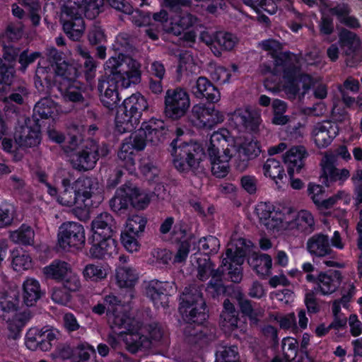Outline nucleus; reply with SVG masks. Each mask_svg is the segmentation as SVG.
Listing matches in <instances>:
<instances>
[{
    "label": "nucleus",
    "instance_id": "6e6d98bb",
    "mask_svg": "<svg viewBox=\"0 0 362 362\" xmlns=\"http://www.w3.org/2000/svg\"><path fill=\"white\" fill-rule=\"evenodd\" d=\"M220 247L219 240L214 236L202 238L198 242V250L205 255L216 253Z\"/></svg>",
    "mask_w": 362,
    "mask_h": 362
},
{
    "label": "nucleus",
    "instance_id": "f03ea898",
    "mask_svg": "<svg viewBox=\"0 0 362 362\" xmlns=\"http://www.w3.org/2000/svg\"><path fill=\"white\" fill-rule=\"evenodd\" d=\"M113 46L119 53L117 57H112L106 62V78L100 81L98 85L101 102L109 109L115 107L119 101V87L127 88L138 83L141 78L140 64L121 52L129 47L124 35H118Z\"/></svg>",
    "mask_w": 362,
    "mask_h": 362
},
{
    "label": "nucleus",
    "instance_id": "37998d69",
    "mask_svg": "<svg viewBox=\"0 0 362 362\" xmlns=\"http://www.w3.org/2000/svg\"><path fill=\"white\" fill-rule=\"evenodd\" d=\"M340 42L342 49L347 56L354 54L360 60L361 57L358 56V49L360 46V40L358 37L352 32L344 30L340 35Z\"/></svg>",
    "mask_w": 362,
    "mask_h": 362
},
{
    "label": "nucleus",
    "instance_id": "9b49d317",
    "mask_svg": "<svg viewBox=\"0 0 362 362\" xmlns=\"http://www.w3.org/2000/svg\"><path fill=\"white\" fill-rule=\"evenodd\" d=\"M148 108L146 99L140 93L132 94L126 98L115 117L117 130L124 133L136 129L140 123L143 112Z\"/></svg>",
    "mask_w": 362,
    "mask_h": 362
},
{
    "label": "nucleus",
    "instance_id": "a19ab883",
    "mask_svg": "<svg viewBox=\"0 0 362 362\" xmlns=\"http://www.w3.org/2000/svg\"><path fill=\"white\" fill-rule=\"evenodd\" d=\"M60 112L57 104L49 98L40 100L35 106L34 115H38L42 119L49 117L54 118Z\"/></svg>",
    "mask_w": 362,
    "mask_h": 362
},
{
    "label": "nucleus",
    "instance_id": "603ef678",
    "mask_svg": "<svg viewBox=\"0 0 362 362\" xmlns=\"http://www.w3.org/2000/svg\"><path fill=\"white\" fill-rule=\"evenodd\" d=\"M359 87H360V85H359L358 81L352 77L347 78L345 80V81L344 82L343 86H340L339 87V90L341 94L344 103L347 106L352 105L354 103L355 100L354 98L346 95L344 90L346 89V90H349L350 91L356 93L359 90Z\"/></svg>",
    "mask_w": 362,
    "mask_h": 362
},
{
    "label": "nucleus",
    "instance_id": "052dcab7",
    "mask_svg": "<svg viewBox=\"0 0 362 362\" xmlns=\"http://www.w3.org/2000/svg\"><path fill=\"white\" fill-rule=\"evenodd\" d=\"M28 92L25 88H19L15 92L11 93L9 97H4L0 98L5 105V108L8 110L11 109L10 107V103L13 102L18 105H21L23 103L24 99L27 95Z\"/></svg>",
    "mask_w": 362,
    "mask_h": 362
},
{
    "label": "nucleus",
    "instance_id": "6e6552de",
    "mask_svg": "<svg viewBox=\"0 0 362 362\" xmlns=\"http://www.w3.org/2000/svg\"><path fill=\"white\" fill-rule=\"evenodd\" d=\"M103 4L104 0H68L61 14L63 28L68 37L73 40H78L85 30L82 14L93 18L99 13Z\"/></svg>",
    "mask_w": 362,
    "mask_h": 362
},
{
    "label": "nucleus",
    "instance_id": "0e129e2a",
    "mask_svg": "<svg viewBox=\"0 0 362 362\" xmlns=\"http://www.w3.org/2000/svg\"><path fill=\"white\" fill-rule=\"evenodd\" d=\"M62 281H63L64 287L70 292L77 291L81 288L80 279L78 274L74 272L73 268Z\"/></svg>",
    "mask_w": 362,
    "mask_h": 362
},
{
    "label": "nucleus",
    "instance_id": "c9c22d12",
    "mask_svg": "<svg viewBox=\"0 0 362 362\" xmlns=\"http://www.w3.org/2000/svg\"><path fill=\"white\" fill-rule=\"evenodd\" d=\"M11 267L13 271L23 273L33 267L31 257L21 248H16L11 251Z\"/></svg>",
    "mask_w": 362,
    "mask_h": 362
},
{
    "label": "nucleus",
    "instance_id": "f704fd0d",
    "mask_svg": "<svg viewBox=\"0 0 362 362\" xmlns=\"http://www.w3.org/2000/svg\"><path fill=\"white\" fill-rule=\"evenodd\" d=\"M129 189L127 184L119 187L114 197L110 201L112 211L118 214H124L131 206Z\"/></svg>",
    "mask_w": 362,
    "mask_h": 362
},
{
    "label": "nucleus",
    "instance_id": "2eb2a0df",
    "mask_svg": "<svg viewBox=\"0 0 362 362\" xmlns=\"http://www.w3.org/2000/svg\"><path fill=\"white\" fill-rule=\"evenodd\" d=\"M41 141L40 131L39 126L36 124L33 127L21 126L16 129L15 132V142L4 139L2 141V146L4 151L13 155L16 160H19L23 156L21 151L25 148H32L40 144Z\"/></svg>",
    "mask_w": 362,
    "mask_h": 362
},
{
    "label": "nucleus",
    "instance_id": "8fccbe9b",
    "mask_svg": "<svg viewBox=\"0 0 362 362\" xmlns=\"http://www.w3.org/2000/svg\"><path fill=\"white\" fill-rule=\"evenodd\" d=\"M332 15H336L339 21L351 28L359 26L358 20L354 17L349 16V8L346 4H341L329 10Z\"/></svg>",
    "mask_w": 362,
    "mask_h": 362
},
{
    "label": "nucleus",
    "instance_id": "bf43d9fd",
    "mask_svg": "<svg viewBox=\"0 0 362 362\" xmlns=\"http://www.w3.org/2000/svg\"><path fill=\"white\" fill-rule=\"evenodd\" d=\"M281 348L287 360L293 359L297 354L298 344L293 337H285L282 340Z\"/></svg>",
    "mask_w": 362,
    "mask_h": 362
},
{
    "label": "nucleus",
    "instance_id": "4468645a",
    "mask_svg": "<svg viewBox=\"0 0 362 362\" xmlns=\"http://www.w3.org/2000/svg\"><path fill=\"white\" fill-rule=\"evenodd\" d=\"M54 64H52V69L55 71L54 83L58 86L59 90L64 93L65 98L78 102L83 97L80 91L78 83L76 81L79 72L73 66L68 65L65 62L57 61L54 59Z\"/></svg>",
    "mask_w": 362,
    "mask_h": 362
},
{
    "label": "nucleus",
    "instance_id": "72a5a7b5",
    "mask_svg": "<svg viewBox=\"0 0 362 362\" xmlns=\"http://www.w3.org/2000/svg\"><path fill=\"white\" fill-rule=\"evenodd\" d=\"M167 285L166 283L151 281L146 288V295L151 299L157 308H164L168 304V296L163 293V290L165 289Z\"/></svg>",
    "mask_w": 362,
    "mask_h": 362
},
{
    "label": "nucleus",
    "instance_id": "864d4df0",
    "mask_svg": "<svg viewBox=\"0 0 362 362\" xmlns=\"http://www.w3.org/2000/svg\"><path fill=\"white\" fill-rule=\"evenodd\" d=\"M42 328H30L25 335L26 347L32 351L40 349V344L42 342Z\"/></svg>",
    "mask_w": 362,
    "mask_h": 362
},
{
    "label": "nucleus",
    "instance_id": "2f4dec72",
    "mask_svg": "<svg viewBox=\"0 0 362 362\" xmlns=\"http://www.w3.org/2000/svg\"><path fill=\"white\" fill-rule=\"evenodd\" d=\"M110 272L107 264L89 263L84 266L81 274L83 279L90 283H98L105 280Z\"/></svg>",
    "mask_w": 362,
    "mask_h": 362
},
{
    "label": "nucleus",
    "instance_id": "13d9d810",
    "mask_svg": "<svg viewBox=\"0 0 362 362\" xmlns=\"http://www.w3.org/2000/svg\"><path fill=\"white\" fill-rule=\"evenodd\" d=\"M43 61L40 60L39 62V67L36 71V79H35V86L38 91L45 92L46 91V88H49L52 86V83L49 79H48L47 76H45L47 72L46 67L42 66Z\"/></svg>",
    "mask_w": 362,
    "mask_h": 362
},
{
    "label": "nucleus",
    "instance_id": "1a4fd4ad",
    "mask_svg": "<svg viewBox=\"0 0 362 362\" xmlns=\"http://www.w3.org/2000/svg\"><path fill=\"white\" fill-rule=\"evenodd\" d=\"M112 217L108 213H102L92 221L89 238L91 257L103 259L117 253V243L112 238Z\"/></svg>",
    "mask_w": 362,
    "mask_h": 362
},
{
    "label": "nucleus",
    "instance_id": "4be33fe9",
    "mask_svg": "<svg viewBox=\"0 0 362 362\" xmlns=\"http://www.w3.org/2000/svg\"><path fill=\"white\" fill-rule=\"evenodd\" d=\"M70 160L76 169L88 170L93 168L97 162L96 143L87 141L76 153L70 155Z\"/></svg>",
    "mask_w": 362,
    "mask_h": 362
},
{
    "label": "nucleus",
    "instance_id": "c756f323",
    "mask_svg": "<svg viewBox=\"0 0 362 362\" xmlns=\"http://www.w3.org/2000/svg\"><path fill=\"white\" fill-rule=\"evenodd\" d=\"M22 299L27 306H33L42 297L44 292L39 281L33 277H26L22 284Z\"/></svg>",
    "mask_w": 362,
    "mask_h": 362
},
{
    "label": "nucleus",
    "instance_id": "f257e3e1",
    "mask_svg": "<svg viewBox=\"0 0 362 362\" xmlns=\"http://www.w3.org/2000/svg\"><path fill=\"white\" fill-rule=\"evenodd\" d=\"M124 310L123 305L112 295L107 296L103 303H98L93 308V312L98 315L107 312L114 333L110 334L107 339L112 347L116 348L119 341H123L129 351L135 353L142 347H148L150 339L161 338L162 331L157 324L150 325L147 329Z\"/></svg>",
    "mask_w": 362,
    "mask_h": 362
},
{
    "label": "nucleus",
    "instance_id": "39448f33",
    "mask_svg": "<svg viewBox=\"0 0 362 362\" xmlns=\"http://www.w3.org/2000/svg\"><path fill=\"white\" fill-rule=\"evenodd\" d=\"M255 214L267 232L274 238L287 234L296 228L302 232H311L315 226L313 214L307 210L298 213L290 206H274L269 202H260Z\"/></svg>",
    "mask_w": 362,
    "mask_h": 362
},
{
    "label": "nucleus",
    "instance_id": "5fc2aeb1",
    "mask_svg": "<svg viewBox=\"0 0 362 362\" xmlns=\"http://www.w3.org/2000/svg\"><path fill=\"white\" fill-rule=\"evenodd\" d=\"M351 199V197L349 194L345 191H339L332 197H330L327 199H323L318 209L321 211L329 209L335 205L339 200H341L344 204L348 205L350 203Z\"/></svg>",
    "mask_w": 362,
    "mask_h": 362
},
{
    "label": "nucleus",
    "instance_id": "3c124183",
    "mask_svg": "<svg viewBox=\"0 0 362 362\" xmlns=\"http://www.w3.org/2000/svg\"><path fill=\"white\" fill-rule=\"evenodd\" d=\"M42 342L40 344V350L43 351H49L53 343L59 336V332L58 329L52 327L45 326L42 327Z\"/></svg>",
    "mask_w": 362,
    "mask_h": 362
},
{
    "label": "nucleus",
    "instance_id": "a211bd4d",
    "mask_svg": "<svg viewBox=\"0 0 362 362\" xmlns=\"http://www.w3.org/2000/svg\"><path fill=\"white\" fill-rule=\"evenodd\" d=\"M189 107V96L184 89L177 88L166 91L164 109L166 117L178 120L186 115Z\"/></svg>",
    "mask_w": 362,
    "mask_h": 362
},
{
    "label": "nucleus",
    "instance_id": "ddd939ff",
    "mask_svg": "<svg viewBox=\"0 0 362 362\" xmlns=\"http://www.w3.org/2000/svg\"><path fill=\"white\" fill-rule=\"evenodd\" d=\"M177 141L172 142L173 151V165L180 172L189 169H197L202 166L203 162L206 160V153L201 144L190 141L183 142L179 145Z\"/></svg>",
    "mask_w": 362,
    "mask_h": 362
},
{
    "label": "nucleus",
    "instance_id": "4d7b16f0",
    "mask_svg": "<svg viewBox=\"0 0 362 362\" xmlns=\"http://www.w3.org/2000/svg\"><path fill=\"white\" fill-rule=\"evenodd\" d=\"M95 351L93 346L86 343H81L75 347L74 362H87Z\"/></svg>",
    "mask_w": 362,
    "mask_h": 362
},
{
    "label": "nucleus",
    "instance_id": "58836bf2",
    "mask_svg": "<svg viewBox=\"0 0 362 362\" xmlns=\"http://www.w3.org/2000/svg\"><path fill=\"white\" fill-rule=\"evenodd\" d=\"M31 315L29 310L15 313L12 319L8 321V329L10 332L8 337L17 339L20 337L21 329L29 321Z\"/></svg>",
    "mask_w": 362,
    "mask_h": 362
},
{
    "label": "nucleus",
    "instance_id": "7c9ffc66",
    "mask_svg": "<svg viewBox=\"0 0 362 362\" xmlns=\"http://www.w3.org/2000/svg\"><path fill=\"white\" fill-rule=\"evenodd\" d=\"M175 226L174 230V239L181 242V244L177 248V251L174 257V263H181L184 262L188 256L190 244H195L196 240L194 237H187L186 227L182 228V226L179 227V230Z\"/></svg>",
    "mask_w": 362,
    "mask_h": 362
},
{
    "label": "nucleus",
    "instance_id": "f8f14e48",
    "mask_svg": "<svg viewBox=\"0 0 362 362\" xmlns=\"http://www.w3.org/2000/svg\"><path fill=\"white\" fill-rule=\"evenodd\" d=\"M252 245L244 238H233L227 246L221 263V272H228L233 282L238 283L242 279V264L244 257L250 254Z\"/></svg>",
    "mask_w": 362,
    "mask_h": 362
},
{
    "label": "nucleus",
    "instance_id": "bb28decb",
    "mask_svg": "<svg viewBox=\"0 0 362 362\" xmlns=\"http://www.w3.org/2000/svg\"><path fill=\"white\" fill-rule=\"evenodd\" d=\"M308 153L304 146H298L290 148L284 156L283 160L291 177L298 173L304 166Z\"/></svg>",
    "mask_w": 362,
    "mask_h": 362
},
{
    "label": "nucleus",
    "instance_id": "a18cd8bd",
    "mask_svg": "<svg viewBox=\"0 0 362 362\" xmlns=\"http://www.w3.org/2000/svg\"><path fill=\"white\" fill-rule=\"evenodd\" d=\"M263 174L278 184L285 176V171L281 162L274 158H268L262 166Z\"/></svg>",
    "mask_w": 362,
    "mask_h": 362
},
{
    "label": "nucleus",
    "instance_id": "412c9836",
    "mask_svg": "<svg viewBox=\"0 0 362 362\" xmlns=\"http://www.w3.org/2000/svg\"><path fill=\"white\" fill-rule=\"evenodd\" d=\"M335 155L332 153H325L321 161L322 170V182L327 187H329L334 182L343 183L350 176V173L347 169H338L335 168Z\"/></svg>",
    "mask_w": 362,
    "mask_h": 362
},
{
    "label": "nucleus",
    "instance_id": "69168bd1",
    "mask_svg": "<svg viewBox=\"0 0 362 362\" xmlns=\"http://www.w3.org/2000/svg\"><path fill=\"white\" fill-rule=\"evenodd\" d=\"M65 289L64 286L54 288L51 293L52 300L57 303L66 305L70 302L71 295Z\"/></svg>",
    "mask_w": 362,
    "mask_h": 362
},
{
    "label": "nucleus",
    "instance_id": "9d476101",
    "mask_svg": "<svg viewBox=\"0 0 362 362\" xmlns=\"http://www.w3.org/2000/svg\"><path fill=\"white\" fill-rule=\"evenodd\" d=\"M234 139L230 138V132L222 129L214 132L208 145L209 158L212 173L218 177H224L229 172V161L235 153L231 148Z\"/></svg>",
    "mask_w": 362,
    "mask_h": 362
},
{
    "label": "nucleus",
    "instance_id": "393cba45",
    "mask_svg": "<svg viewBox=\"0 0 362 362\" xmlns=\"http://www.w3.org/2000/svg\"><path fill=\"white\" fill-rule=\"evenodd\" d=\"M198 264V277L200 280L204 281L212 276L207 290L213 295H219L225 291V288L222 286L221 282L218 278L219 277L218 272L212 271V264L209 259L197 258Z\"/></svg>",
    "mask_w": 362,
    "mask_h": 362
},
{
    "label": "nucleus",
    "instance_id": "680f3d73",
    "mask_svg": "<svg viewBox=\"0 0 362 362\" xmlns=\"http://www.w3.org/2000/svg\"><path fill=\"white\" fill-rule=\"evenodd\" d=\"M140 236L125 233H121V242L124 248L129 252H138L140 249V243L138 238Z\"/></svg>",
    "mask_w": 362,
    "mask_h": 362
},
{
    "label": "nucleus",
    "instance_id": "e2e57ef3",
    "mask_svg": "<svg viewBox=\"0 0 362 362\" xmlns=\"http://www.w3.org/2000/svg\"><path fill=\"white\" fill-rule=\"evenodd\" d=\"M240 305L242 312L245 315H247L253 322H256L258 320V317H261L263 314V310L262 309L252 307L247 300H240Z\"/></svg>",
    "mask_w": 362,
    "mask_h": 362
},
{
    "label": "nucleus",
    "instance_id": "b1692460",
    "mask_svg": "<svg viewBox=\"0 0 362 362\" xmlns=\"http://www.w3.org/2000/svg\"><path fill=\"white\" fill-rule=\"evenodd\" d=\"M193 123L199 128L211 129L223 121V115L214 107H206L204 105H195L192 107Z\"/></svg>",
    "mask_w": 362,
    "mask_h": 362
},
{
    "label": "nucleus",
    "instance_id": "338daca9",
    "mask_svg": "<svg viewBox=\"0 0 362 362\" xmlns=\"http://www.w3.org/2000/svg\"><path fill=\"white\" fill-rule=\"evenodd\" d=\"M270 319L272 320L277 321L279 325L283 329L293 328L296 325V318L293 313H291L286 315L280 314L271 315Z\"/></svg>",
    "mask_w": 362,
    "mask_h": 362
},
{
    "label": "nucleus",
    "instance_id": "de8ad7c7",
    "mask_svg": "<svg viewBox=\"0 0 362 362\" xmlns=\"http://www.w3.org/2000/svg\"><path fill=\"white\" fill-rule=\"evenodd\" d=\"M146 223L147 221L145 217L140 215H134L127 219L122 233L140 236L144 231Z\"/></svg>",
    "mask_w": 362,
    "mask_h": 362
},
{
    "label": "nucleus",
    "instance_id": "c85d7f7f",
    "mask_svg": "<svg viewBox=\"0 0 362 362\" xmlns=\"http://www.w3.org/2000/svg\"><path fill=\"white\" fill-rule=\"evenodd\" d=\"M221 325L225 332H233L235 337L238 336L237 329H239L240 332H245L246 329L245 325L238 323L234 307L228 300H225L223 303V310L221 315Z\"/></svg>",
    "mask_w": 362,
    "mask_h": 362
},
{
    "label": "nucleus",
    "instance_id": "aec40b11",
    "mask_svg": "<svg viewBox=\"0 0 362 362\" xmlns=\"http://www.w3.org/2000/svg\"><path fill=\"white\" fill-rule=\"evenodd\" d=\"M306 280L316 284V291L324 296L331 295L339 287L341 273L338 270H329L320 272L315 278L313 274H307Z\"/></svg>",
    "mask_w": 362,
    "mask_h": 362
},
{
    "label": "nucleus",
    "instance_id": "a878e982",
    "mask_svg": "<svg viewBox=\"0 0 362 362\" xmlns=\"http://www.w3.org/2000/svg\"><path fill=\"white\" fill-rule=\"evenodd\" d=\"M252 134L245 133L238 137L230 134V138L234 139V143L230 147L235 148V152L242 153L249 158L258 156L261 152V146Z\"/></svg>",
    "mask_w": 362,
    "mask_h": 362
},
{
    "label": "nucleus",
    "instance_id": "dca6fc26",
    "mask_svg": "<svg viewBox=\"0 0 362 362\" xmlns=\"http://www.w3.org/2000/svg\"><path fill=\"white\" fill-rule=\"evenodd\" d=\"M57 243L64 250H81L86 243L83 226L75 221L63 223L58 230Z\"/></svg>",
    "mask_w": 362,
    "mask_h": 362
},
{
    "label": "nucleus",
    "instance_id": "09e8293b",
    "mask_svg": "<svg viewBox=\"0 0 362 362\" xmlns=\"http://www.w3.org/2000/svg\"><path fill=\"white\" fill-rule=\"evenodd\" d=\"M215 362H240L238 347L235 346L220 347L216 351Z\"/></svg>",
    "mask_w": 362,
    "mask_h": 362
},
{
    "label": "nucleus",
    "instance_id": "5701e85b",
    "mask_svg": "<svg viewBox=\"0 0 362 362\" xmlns=\"http://www.w3.org/2000/svg\"><path fill=\"white\" fill-rule=\"evenodd\" d=\"M339 129L334 122L325 120L313 126L311 139L319 148L327 147L337 136Z\"/></svg>",
    "mask_w": 362,
    "mask_h": 362
},
{
    "label": "nucleus",
    "instance_id": "49530a36",
    "mask_svg": "<svg viewBox=\"0 0 362 362\" xmlns=\"http://www.w3.org/2000/svg\"><path fill=\"white\" fill-rule=\"evenodd\" d=\"M237 42V37L231 33L223 31L216 32V49H214L213 52L215 55H219L223 50L232 49L235 46Z\"/></svg>",
    "mask_w": 362,
    "mask_h": 362
},
{
    "label": "nucleus",
    "instance_id": "473e14b6",
    "mask_svg": "<svg viewBox=\"0 0 362 362\" xmlns=\"http://www.w3.org/2000/svg\"><path fill=\"white\" fill-rule=\"evenodd\" d=\"M308 252L313 256L324 257L332 252L328 236L316 234L310 238L307 242Z\"/></svg>",
    "mask_w": 362,
    "mask_h": 362
},
{
    "label": "nucleus",
    "instance_id": "ea45409f",
    "mask_svg": "<svg viewBox=\"0 0 362 362\" xmlns=\"http://www.w3.org/2000/svg\"><path fill=\"white\" fill-rule=\"evenodd\" d=\"M115 279L119 287L131 288L138 279V273L129 267H117L115 271Z\"/></svg>",
    "mask_w": 362,
    "mask_h": 362
},
{
    "label": "nucleus",
    "instance_id": "774afa93",
    "mask_svg": "<svg viewBox=\"0 0 362 362\" xmlns=\"http://www.w3.org/2000/svg\"><path fill=\"white\" fill-rule=\"evenodd\" d=\"M140 169L146 178L152 181L159 174V170L157 166L151 160H143Z\"/></svg>",
    "mask_w": 362,
    "mask_h": 362
},
{
    "label": "nucleus",
    "instance_id": "4c0bfd02",
    "mask_svg": "<svg viewBox=\"0 0 362 362\" xmlns=\"http://www.w3.org/2000/svg\"><path fill=\"white\" fill-rule=\"evenodd\" d=\"M128 185L131 206L139 210L146 209L151 200L153 194L133 185L128 184Z\"/></svg>",
    "mask_w": 362,
    "mask_h": 362
},
{
    "label": "nucleus",
    "instance_id": "c03bdc74",
    "mask_svg": "<svg viewBox=\"0 0 362 362\" xmlns=\"http://www.w3.org/2000/svg\"><path fill=\"white\" fill-rule=\"evenodd\" d=\"M34 238L33 229L25 224L21 225L18 229L11 231L9 233V238L13 243L24 245H33Z\"/></svg>",
    "mask_w": 362,
    "mask_h": 362
},
{
    "label": "nucleus",
    "instance_id": "79ce46f5",
    "mask_svg": "<svg viewBox=\"0 0 362 362\" xmlns=\"http://www.w3.org/2000/svg\"><path fill=\"white\" fill-rule=\"evenodd\" d=\"M248 263L259 275L265 276L270 273L272 259L267 254L252 253L248 259Z\"/></svg>",
    "mask_w": 362,
    "mask_h": 362
},
{
    "label": "nucleus",
    "instance_id": "0eeeda50",
    "mask_svg": "<svg viewBox=\"0 0 362 362\" xmlns=\"http://www.w3.org/2000/svg\"><path fill=\"white\" fill-rule=\"evenodd\" d=\"M164 122L162 120L152 119L144 122L141 127L126 138L118 151L119 164L129 173L135 170V156L137 152L144 149L146 140L160 141L164 135Z\"/></svg>",
    "mask_w": 362,
    "mask_h": 362
},
{
    "label": "nucleus",
    "instance_id": "f3484780",
    "mask_svg": "<svg viewBox=\"0 0 362 362\" xmlns=\"http://www.w3.org/2000/svg\"><path fill=\"white\" fill-rule=\"evenodd\" d=\"M262 123L260 112L250 106L236 109L230 118V125L244 134L258 133Z\"/></svg>",
    "mask_w": 362,
    "mask_h": 362
},
{
    "label": "nucleus",
    "instance_id": "6ab92c4d",
    "mask_svg": "<svg viewBox=\"0 0 362 362\" xmlns=\"http://www.w3.org/2000/svg\"><path fill=\"white\" fill-rule=\"evenodd\" d=\"M153 20L159 23L161 29L175 35H180L185 30L191 27L196 19L189 13H180L179 16H173L168 18V13L164 10L153 15Z\"/></svg>",
    "mask_w": 362,
    "mask_h": 362
},
{
    "label": "nucleus",
    "instance_id": "423d86ee",
    "mask_svg": "<svg viewBox=\"0 0 362 362\" xmlns=\"http://www.w3.org/2000/svg\"><path fill=\"white\" fill-rule=\"evenodd\" d=\"M205 310L200 291L195 287L186 288L180 297L179 311L185 320L197 324L195 327L188 323L185 327V339L187 343L202 346L211 339L212 337L204 333V328L200 325L206 319Z\"/></svg>",
    "mask_w": 362,
    "mask_h": 362
},
{
    "label": "nucleus",
    "instance_id": "7ed1b4c3",
    "mask_svg": "<svg viewBox=\"0 0 362 362\" xmlns=\"http://www.w3.org/2000/svg\"><path fill=\"white\" fill-rule=\"evenodd\" d=\"M262 47L269 52L272 59H274V72L275 74L284 71L282 80L276 83L272 79L267 78L264 81V86L267 90L276 93L278 91H284L288 98H293L299 90V83H302L305 92L308 90L311 86L315 88L314 94L316 98H324L326 97L327 91L326 86L319 84L315 86V82L308 75L300 76L298 78L297 76L296 68L293 62L296 60L294 54L283 53L281 52V44L274 40H267L261 42Z\"/></svg>",
    "mask_w": 362,
    "mask_h": 362
},
{
    "label": "nucleus",
    "instance_id": "20e7f679",
    "mask_svg": "<svg viewBox=\"0 0 362 362\" xmlns=\"http://www.w3.org/2000/svg\"><path fill=\"white\" fill-rule=\"evenodd\" d=\"M38 180L45 183L47 193L62 206L73 207V211L80 220L88 218L90 209L93 205V199H96L98 183L89 177H80L74 181L71 175L62 179L63 190L59 193L47 181V177L43 172H37Z\"/></svg>",
    "mask_w": 362,
    "mask_h": 362
},
{
    "label": "nucleus",
    "instance_id": "e433bc0d",
    "mask_svg": "<svg viewBox=\"0 0 362 362\" xmlns=\"http://www.w3.org/2000/svg\"><path fill=\"white\" fill-rule=\"evenodd\" d=\"M72 267L69 263L55 260L43 268V274L47 279L62 281L71 272Z\"/></svg>",
    "mask_w": 362,
    "mask_h": 362
},
{
    "label": "nucleus",
    "instance_id": "cd10ccee",
    "mask_svg": "<svg viewBox=\"0 0 362 362\" xmlns=\"http://www.w3.org/2000/svg\"><path fill=\"white\" fill-rule=\"evenodd\" d=\"M192 93L197 98H206L211 103H217L221 99L218 90L205 77H199L191 84Z\"/></svg>",
    "mask_w": 362,
    "mask_h": 362
}]
</instances>
